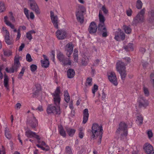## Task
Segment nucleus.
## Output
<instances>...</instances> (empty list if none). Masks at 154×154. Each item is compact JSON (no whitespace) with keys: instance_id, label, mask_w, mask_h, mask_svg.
<instances>
[{"instance_id":"obj_57","label":"nucleus","mask_w":154,"mask_h":154,"mask_svg":"<svg viewBox=\"0 0 154 154\" xmlns=\"http://www.w3.org/2000/svg\"><path fill=\"white\" fill-rule=\"evenodd\" d=\"M26 37L27 38L30 40L32 38L31 33L30 32H28L26 33Z\"/></svg>"},{"instance_id":"obj_60","label":"nucleus","mask_w":154,"mask_h":154,"mask_svg":"<svg viewBox=\"0 0 154 154\" xmlns=\"http://www.w3.org/2000/svg\"><path fill=\"white\" fill-rule=\"evenodd\" d=\"M82 131V129L80 130L79 134V137L81 139L83 138L84 136V133Z\"/></svg>"},{"instance_id":"obj_49","label":"nucleus","mask_w":154,"mask_h":154,"mask_svg":"<svg viewBox=\"0 0 154 154\" xmlns=\"http://www.w3.org/2000/svg\"><path fill=\"white\" fill-rule=\"evenodd\" d=\"M37 66L34 64H32L30 66V69L31 71L33 72H35L37 69Z\"/></svg>"},{"instance_id":"obj_52","label":"nucleus","mask_w":154,"mask_h":154,"mask_svg":"<svg viewBox=\"0 0 154 154\" xmlns=\"http://www.w3.org/2000/svg\"><path fill=\"white\" fill-rule=\"evenodd\" d=\"M92 81V79L89 77L86 80V83L88 84V85L91 86L92 85V84L91 82Z\"/></svg>"},{"instance_id":"obj_55","label":"nucleus","mask_w":154,"mask_h":154,"mask_svg":"<svg viewBox=\"0 0 154 154\" xmlns=\"http://www.w3.org/2000/svg\"><path fill=\"white\" fill-rule=\"evenodd\" d=\"M9 14H10V20H11L13 22H15V20L13 16L12 13L11 12H10Z\"/></svg>"},{"instance_id":"obj_2","label":"nucleus","mask_w":154,"mask_h":154,"mask_svg":"<svg viewBox=\"0 0 154 154\" xmlns=\"http://www.w3.org/2000/svg\"><path fill=\"white\" fill-rule=\"evenodd\" d=\"M145 9L144 8L141 10L134 18L132 25L136 26L139 23H141L144 21Z\"/></svg>"},{"instance_id":"obj_1","label":"nucleus","mask_w":154,"mask_h":154,"mask_svg":"<svg viewBox=\"0 0 154 154\" xmlns=\"http://www.w3.org/2000/svg\"><path fill=\"white\" fill-rule=\"evenodd\" d=\"M103 131L102 126L99 125L96 123L93 124L91 130L89 129L88 130V132L90 133L91 139H94L98 138V143L99 144L101 143Z\"/></svg>"},{"instance_id":"obj_27","label":"nucleus","mask_w":154,"mask_h":154,"mask_svg":"<svg viewBox=\"0 0 154 154\" xmlns=\"http://www.w3.org/2000/svg\"><path fill=\"white\" fill-rule=\"evenodd\" d=\"M54 101L55 104L57 106V107H60L59 105L60 104V96H54Z\"/></svg>"},{"instance_id":"obj_25","label":"nucleus","mask_w":154,"mask_h":154,"mask_svg":"<svg viewBox=\"0 0 154 154\" xmlns=\"http://www.w3.org/2000/svg\"><path fill=\"white\" fill-rule=\"evenodd\" d=\"M99 23H102L103 24L104 23L105 21V18L102 14V11L101 10L99 11Z\"/></svg>"},{"instance_id":"obj_14","label":"nucleus","mask_w":154,"mask_h":154,"mask_svg":"<svg viewBox=\"0 0 154 154\" xmlns=\"http://www.w3.org/2000/svg\"><path fill=\"white\" fill-rule=\"evenodd\" d=\"M27 124L32 128H35L38 125V122L35 116L27 121Z\"/></svg>"},{"instance_id":"obj_7","label":"nucleus","mask_w":154,"mask_h":154,"mask_svg":"<svg viewBox=\"0 0 154 154\" xmlns=\"http://www.w3.org/2000/svg\"><path fill=\"white\" fill-rule=\"evenodd\" d=\"M108 79L110 82L114 85H118V82L116 75L115 73L112 71L108 72L107 73Z\"/></svg>"},{"instance_id":"obj_23","label":"nucleus","mask_w":154,"mask_h":154,"mask_svg":"<svg viewBox=\"0 0 154 154\" xmlns=\"http://www.w3.org/2000/svg\"><path fill=\"white\" fill-rule=\"evenodd\" d=\"M75 74V71L73 69L69 68L67 70V75L68 78L71 79L73 78Z\"/></svg>"},{"instance_id":"obj_50","label":"nucleus","mask_w":154,"mask_h":154,"mask_svg":"<svg viewBox=\"0 0 154 154\" xmlns=\"http://www.w3.org/2000/svg\"><path fill=\"white\" fill-rule=\"evenodd\" d=\"M147 134L149 139H150L153 136V133L151 130L148 131L147 132Z\"/></svg>"},{"instance_id":"obj_17","label":"nucleus","mask_w":154,"mask_h":154,"mask_svg":"<svg viewBox=\"0 0 154 154\" xmlns=\"http://www.w3.org/2000/svg\"><path fill=\"white\" fill-rule=\"evenodd\" d=\"M138 100L139 107L141 108L142 106L145 107L147 106V101L143 97H139Z\"/></svg>"},{"instance_id":"obj_35","label":"nucleus","mask_w":154,"mask_h":154,"mask_svg":"<svg viewBox=\"0 0 154 154\" xmlns=\"http://www.w3.org/2000/svg\"><path fill=\"white\" fill-rule=\"evenodd\" d=\"M123 27L125 32L128 34L131 33V28L126 25H124Z\"/></svg>"},{"instance_id":"obj_13","label":"nucleus","mask_w":154,"mask_h":154,"mask_svg":"<svg viewBox=\"0 0 154 154\" xmlns=\"http://www.w3.org/2000/svg\"><path fill=\"white\" fill-rule=\"evenodd\" d=\"M73 45L71 43L67 44L65 46V51H66V55L69 57H70L73 51Z\"/></svg>"},{"instance_id":"obj_15","label":"nucleus","mask_w":154,"mask_h":154,"mask_svg":"<svg viewBox=\"0 0 154 154\" xmlns=\"http://www.w3.org/2000/svg\"><path fill=\"white\" fill-rule=\"evenodd\" d=\"M97 27L96 23L93 21L91 23L88 30L90 33L92 34L97 32Z\"/></svg>"},{"instance_id":"obj_5","label":"nucleus","mask_w":154,"mask_h":154,"mask_svg":"<svg viewBox=\"0 0 154 154\" xmlns=\"http://www.w3.org/2000/svg\"><path fill=\"white\" fill-rule=\"evenodd\" d=\"M57 59L61 62L64 66L70 65L71 64V61L69 58H66L64 54L61 52H59L57 54Z\"/></svg>"},{"instance_id":"obj_62","label":"nucleus","mask_w":154,"mask_h":154,"mask_svg":"<svg viewBox=\"0 0 154 154\" xmlns=\"http://www.w3.org/2000/svg\"><path fill=\"white\" fill-rule=\"evenodd\" d=\"M82 63L83 65L85 66L87 64V62L85 60V59H82Z\"/></svg>"},{"instance_id":"obj_42","label":"nucleus","mask_w":154,"mask_h":154,"mask_svg":"<svg viewBox=\"0 0 154 154\" xmlns=\"http://www.w3.org/2000/svg\"><path fill=\"white\" fill-rule=\"evenodd\" d=\"M143 117L141 115H139L137 116V121L139 122L140 124H141L143 123Z\"/></svg>"},{"instance_id":"obj_43","label":"nucleus","mask_w":154,"mask_h":154,"mask_svg":"<svg viewBox=\"0 0 154 154\" xmlns=\"http://www.w3.org/2000/svg\"><path fill=\"white\" fill-rule=\"evenodd\" d=\"M143 92L145 95L146 96H148L149 95V92L147 89L146 87H143Z\"/></svg>"},{"instance_id":"obj_32","label":"nucleus","mask_w":154,"mask_h":154,"mask_svg":"<svg viewBox=\"0 0 154 154\" xmlns=\"http://www.w3.org/2000/svg\"><path fill=\"white\" fill-rule=\"evenodd\" d=\"M5 42L8 45L12 44L14 43V40L12 38H10V37H5Z\"/></svg>"},{"instance_id":"obj_47","label":"nucleus","mask_w":154,"mask_h":154,"mask_svg":"<svg viewBox=\"0 0 154 154\" xmlns=\"http://www.w3.org/2000/svg\"><path fill=\"white\" fill-rule=\"evenodd\" d=\"M5 70L7 72L11 73H13L15 71L12 66L9 69H8V68H6Z\"/></svg>"},{"instance_id":"obj_24","label":"nucleus","mask_w":154,"mask_h":154,"mask_svg":"<svg viewBox=\"0 0 154 154\" xmlns=\"http://www.w3.org/2000/svg\"><path fill=\"white\" fill-rule=\"evenodd\" d=\"M66 131L69 135L70 137H72L75 132V130L73 128H66Z\"/></svg>"},{"instance_id":"obj_3","label":"nucleus","mask_w":154,"mask_h":154,"mask_svg":"<svg viewBox=\"0 0 154 154\" xmlns=\"http://www.w3.org/2000/svg\"><path fill=\"white\" fill-rule=\"evenodd\" d=\"M119 127L117 129L116 132L118 134L121 133L120 137L122 140L126 137L128 134V126L124 122H121L119 125Z\"/></svg>"},{"instance_id":"obj_56","label":"nucleus","mask_w":154,"mask_h":154,"mask_svg":"<svg viewBox=\"0 0 154 154\" xmlns=\"http://www.w3.org/2000/svg\"><path fill=\"white\" fill-rule=\"evenodd\" d=\"M20 66V65H19L14 64V65L12 66V67L15 71L17 72V69Z\"/></svg>"},{"instance_id":"obj_4","label":"nucleus","mask_w":154,"mask_h":154,"mask_svg":"<svg viewBox=\"0 0 154 154\" xmlns=\"http://www.w3.org/2000/svg\"><path fill=\"white\" fill-rule=\"evenodd\" d=\"M85 11L86 9L84 6L81 5L78 6L76 12V15L78 21L81 23H82L84 22L83 14Z\"/></svg>"},{"instance_id":"obj_37","label":"nucleus","mask_w":154,"mask_h":154,"mask_svg":"<svg viewBox=\"0 0 154 154\" xmlns=\"http://www.w3.org/2000/svg\"><path fill=\"white\" fill-rule=\"evenodd\" d=\"M133 44L132 43H129L128 45L124 47L125 49L127 51L130 50H133Z\"/></svg>"},{"instance_id":"obj_41","label":"nucleus","mask_w":154,"mask_h":154,"mask_svg":"<svg viewBox=\"0 0 154 154\" xmlns=\"http://www.w3.org/2000/svg\"><path fill=\"white\" fill-rule=\"evenodd\" d=\"M25 69L24 67L22 68L21 72L18 75V78L19 79H21L22 78L25 72Z\"/></svg>"},{"instance_id":"obj_51","label":"nucleus","mask_w":154,"mask_h":154,"mask_svg":"<svg viewBox=\"0 0 154 154\" xmlns=\"http://www.w3.org/2000/svg\"><path fill=\"white\" fill-rule=\"evenodd\" d=\"M98 89V86L96 85H94L93 88L92 89V93L94 94L95 92L97 91Z\"/></svg>"},{"instance_id":"obj_12","label":"nucleus","mask_w":154,"mask_h":154,"mask_svg":"<svg viewBox=\"0 0 154 154\" xmlns=\"http://www.w3.org/2000/svg\"><path fill=\"white\" fill-rule=\"evenodd\" d=\"M143 149L148 154H154V150L153 146L149 143H145L143 146Z\"/></svg>"},{"instance_id":"obj_16","label":"nucleus","mask_w":154,"mask_h":154,"mask_svg":"<svg viewBox=\"0 0 154 154\" xmlns=\"http://www.w3.org/2000/svg\"><path fill=\"white\" fill-rule=\"evenodd\" d=\"M25 135L28 137L29 138L34 137L38 140H40V138L39 136L37 135L35 132L32 131L30 130H28L26 132ZM38 142L39 143V140L38 141Z\"/></svg>"},{"instance_id":"obj_61","label":"nucleus","mask_w":154,"mask_h":154,"mask_svg":"<svg viewBox=\"0 0 154 154\" xmlns=\"http://www.w3.org/2000/svg\"><path fill=\"white\" fill-rule=\"evenodd\" d=\"M24 46L25 45L24 44H22L20 46L19 49H18L19 51H21L24 48Z\"/></svg>"},{"instance_id":"obj_58","label":"nucleus","mask_w":154,"mask_h":154,"mask_svg":"<svg viewBox=\"0 0 154 154\" xmlns=\"http://www.w3.org/2000/svg\"><path fill=\"white\" fill-rule=\"evenodd\" d=\"M14 60V64H17V65H20V61H19V57H17V58L15 57Z\"/></svg>"},{"instance_id":"obj_46","label":"nucleus","mask_w":154,"mask_h":154,"mask_svg":"<svg viewBox=\"0 0 154 154\" xmlns=\"http://www.w3.org/2000/svg\"><path fill=\"white\" fill-rule=\"evenodd\" d=\"M133 11L132 10L129 8L126 11V13L127 15L128 16H131L132 13Z\"/></svg>"},{"instance_id":"obj_22","label":"nucleus","mask_w":154,"mask_h":154,"mask_svg":"<svg viewBox=\"0 0 154 154\" xmlns=\"http://www.w3.org/2000/svg\"><path fill=\"white\" fill-rule=\"evenodd\" d=\"M8 17L7 16L4 17V22L8 26H9L11 29H14L13 31L14 32H17V29L14 28V25L12 24L8 20Z\"/></svg>"},{"instance_id":"obj_30","label":"nucleus","mask_w":154,"mask_h":154,"mask_svg":"<svg viewBox=\"0 0 154 154\" xmlns=\"http://www.w3.org/2000/svg\"><path fill=\"white\" fill-rule=\"evenodd\" d=\"M5 135L6 137L8 139H10L11 137V135L9 132V129L6 127L5 130Z\"/></svg>"},{"instance_id":"obj_64","label":"nucleus","mask_w":154,"mask_h":154,"mask_svg":"<svg viewBox=\"0 0 154 154\" xmlns=\"http://www.w3.org/2000/svg\"><path fill=\"white\" fill-rule=\"evenodd\" d=\"M150 78L153 82V85H154V74L152 73L150 74Z\"/></svg>"},{"instance_id":"obj_29","label":"nucleus","mask_w":154,"mask_h":154,"mask_svg":"<svg viewBox=\"0 0 154 154\" xmlns=\"http://www.w3.org/2000/svg\"><path fill=\"white\" fill-rule=\"evenodd\" d=\"M59 131L60 135L64 137H66V133L63 127L62 126H60L59 127Z\"/></svg>"},{"instance_id":"obj_45","label":"nucleus","mask_w":154,"mask_h":154,"mask_svg":"<svg viewBox=\"0 0 154 154\" xmlns=\"http://www.w3.org/2000/svg\"><path fill=\"white\" fill-rule=\"evenodd\" d=\"M66 152L67 154H72L71 149L69 146H67L66 147Z\"/></svg>"},{"instance_id":"obj_48","label":"nucleus","mask_w":154,"mask_h":154,"mask_svg":"<svg viewBox=\"0 0 154 154\" xmlns=\"http://www.w3.org/2000/svg\"><path fill=\"white\" fill-rule=\"evenodd\" d=\"M51 54L50 55L51 59L54 62L55 58V51L54 50H52L51 51Z\"/></svg>"},{"instance_id":"obj_63","label":"nucleus","mask_w":154,"mask_h":154,"mask_svg":"<svg viewBox=\"0 0 154 154\" xmlns=\"http://www.w3.org/2000/svg\"><path fill=\"white\" fill-rule=\"evenodd\" d=\"M36 110H38L40 111H43V109L42 106L39 105L38 108L36 109Z\"/></svg>"},{"instance_id":"obj_26","label":"nucleus","mask_w":154,"mask_h":154,"mask_svg":"<svg viewBox=\"0 0 154 154\" xmlns=\"http://www.w3.org/2000/svg\"><path fill=\"white\" fill-rule=\"evenodd\" d=\"M98 32H103L104 30H106V28L105 25V23L103 24L101 23H99L98 26Z\"/></svg>"},{"instance_id":"obj_8","label":"nucleus","mask_w":154,"mask_h":154,"mask_svg":"<svg viewBox=\"0 0 154 154\" xmlns=\"http://www.w3.org/2000/svg\"><path fill=\"white\" fill-rule=\"evenodd\" d=\"M118 30L115 32V39L117 41H120L121 40H124L125 38V33L120 29H118Z\"/></svg>"},{"instance_id":"obj_33","label":"nucleus","mask_w":154,"mask_h":154,"mask_svg":"<svg viewBox=\"0 0 154 154\" xmlns=\"http://www.w3.org/2000/svg\"><path fill=\"white\" fill-rule=\"evenodd\" d=\"M121 75L122 79L124 81L127 75L126 71L125 70L119 72Z\"/></svg>"},{"instance_id":"obj_9","label":"nucleus","mask_w":154,"mask_h":154,"mask_svg":"<svg viewBox=\"0 0 154 154\" xmlns=\"http://www.w3.org/2000/svg\"><path fill=\"white\" fill-rule=\"evenodd\" d=\"M29 2L31 9L34 11L36 14H40V9L35 1L34 0H29Z\"/></svg>"},{"instance_id":"obj_54","label":"nucleus","mask_w":154,"mask_h":154,"mask_svg":"<svg viewBox=\"0 0 154 154\" xmlns=\"http://www.w3.org/2000/svg\"><path fill=\"white\" fill-rule=\"evenodd\" d=\"M102 10L103 11L104 14H106L108 12V10L106 9L105 6H103L102 8Z\"/></svg>"},{"instance_id":"obj_38","label":"nucleus","mask_w":154,"mask_h":154,"mask_svg":"<svg viewBox=\"0 0 154 154\" xmlns=\"http://www.w3.org/2000/svg\"><path fill=\"white\" fill-rule=\"evenodd\" d=\"M4 85L5 87H6L8 85V76L5 74L4 76Z\"/></svg>"},{"instance_id":"obj_19","label":"nucleus","mask_w":154,"mask_h":154,"mask_svg":"<svg viewBox=\"0 0 154 154\" xmlns=\"http://www.w3.org/2000/svg\"><path fill=\"white\" fill-rule=\"evenodd\" d=\"M148 21L150 23H152L154 20V10L151 9L148 13Z\"/></svg>"},{"instance_id":"obj_59","label":"nucleus","mask_w":154,"mask_h":154,"mask_svg":"<svg viewBox=\"0 0 154 154\" xmlns=\"http://www.w3.org/2000/svg\"><path fill=\"white\" fill-rule=\"evenodd\" d=\"M103 32L102 34V36L103 37H106L107 36V29H106V30H104V31H103V32Z\"/></svg>"},{"instance_id":"obj_53","label":"nucleus","mask_w":154,"mask_h":154,"mask_svg":"<svg viewBox=\"0 0 154 154\" xmlns=\"http://www.w3.org/2000/svg\"><path fill=\"white\" fill-rule=\"evenodd\" d=\"M29 10L27 9L26 8H24V12L26 15V17L28 19H29V16L28 14Z\"/></svg>"},{"instance_id":"obj_10","label":"nucleus","mask_w":154,"mask_h":154,"mask_svg":"<svg viewBox=\"0 0 154 154\" xmlns=\"http://www.w3.org/2000/svg\"><path fill=\"white\" fill-rule=\"evenodd\" d=\"M56 35L58 39L63 40L66 38L67 33L66 31L64 30L58 29L56 32Z\"/></svg>"},{"instance_id":"obj_21","label":"nucleus","mask_w":154,"mask_h":154,"mask_svg":"<svg viewBox=\"0 0 154 154\" xmlns=\"http://www.w3.org/2000/svg\"><path fill=\"white\" fill-rule=\"evenodd\" d=\"M83 117L82 122L83 124H85L88 120L89 115L88 109L86 108L83 110Z\"/></svg>"},{"instance_id":"obj_34","label":"nucleus","mask_w":154,"mask_h":154,"mask_svg":"<svg viewBox=\"0 0 154 154\" xmlns=\"http://www.w3.org/2000/svg\"><path fill=\"white\" fill-rule=\"evenodd\" d=\"M60 87H57L54 93L52 94L53 96H60Z\"/></svg>"},{"instance_id":"obj_31","label":"nucleus","mask_w":154,"mask_h":154,"mask_svg":"<svg viewBox=\"0 0 154 154\" xmlns=\"http://www.w3.org/2000/svg\"><path fill=\"white\" fill-rule=\"evenodd\" d=\"M78 51L76 49H75L74 51L73 57L74 61L75 62H77L78 61Z\"/></svg>"},{"instance_id":"obj_28","label":"nucleus","mask_w":154,"mask_h":154,"mask_svg":"<svg viewBox=\"0 0 154 154\" xmlns=\"http://www.w3.org/2000/svg\"><path fill=\"white\" fill-rule=\"evenodd\" d=\"M41 63L42 66L44 68H47L48 67L49 65V60H41Z\"/></svg>"},{"instance_id":"obj_20","label":"nucleus","mask_w":154,"mask_h":154,"mask_svg":"<svg viewBox=\"0 0 154 154\" xmlns=\"http://www.w3.org/2000/svg\"><path fill=\"white\" fill-rule=\"evenodd\" d=\"M36 89L32 93V97L33 98L38 96L39 95V91L41 90V85L39 84H36L35 85Z\"/></svg>"},{"instance_id":"obj_11","label":"nucleus","mask_w":154,"mask_h":154,"mask_svg":"<svg viewBox=\"0 0 154 154\" xmlns=\"http://www.w3.org/2000/svg\"><path fill=\"white\" fill-rule=\"evenodd\" d=\"M50 14L52 22L54 27L57 29H58L59 28L58 22V18L57 16H55L54 12L52 11H50Z\"/></svg>"},{"instance_id":"obj_36","label":"nucleus","mask_w":154,"mask_h":154,"mask_svg":"<svg viewBox=\"0 0 154 154\" xmlns=\"http://www.w3.org/2000/svg\"><path fill=\"white\" fill-rule=\"evenodd\" d=\"M143 6V3L140 0H137L136 3V7L138 9H141Z\"/></svg>"},{"instance_id":"obj_18","label":"nucleus","mask_w":154,"mask_h":154,"mask_svg":"<svg viewBox=\"0 0 154 154\" xmlns=\"http://www.w3.org/2000/svg\"><path fill=\"white\" fill-rule=\"evenodd\" d=\"M116 69L118 72L125 70L126 68L124 63L122 61L118 62L116 64Z\"/></svg>"},{"instance_id":"obj_39","label":"nucleus","mask_w":154,"mask_h":154,"mask_svg":"<svg viewBox=\"0 0 154 154\" xmlns=\"http://www.w3.org/2000/svg\"><path fill=\"white\" fill-rule=\"evenodd\" d=\"M5 10L4 3L3 2H0V12H2Z\"/></svg>"},{"instance_id":"obj_44","label":"nucleus","mask_w":154,"mask_h":154,"mask_svg":"<svg viewBox=\"0 0 154 154\" xmlns=\"http://www.w3.org/2000/svg\"><path fill=\"white\" fill-rule=\"evenodd\" d=\"M26 60L29 62H31L32 60V59L31 58L30 55L29 54H28L26 55Z\"/></svg>"},{"instance_id":"obj_6","label":"nucleus","mask_w":154,"mask_h":154,"mask_svg":"<svg viewBox=\"0 0 154 154\" xmlns=\"http://www.w3.org/2000/svg\"><path fill=\"white\" fill-rule=\"evenodd\" d=\"M47 112L48 114L53 113L56 115H60L61 113L60 107L57 108L52 104H49L48 106Z\"/></svg>"},{"instance_id":"obj_40","label":"nucleus","mask_w":154,"mask_h":154,"mask_svg":"<svg viewBox=\"0 0 154 154\" xmlns=\"http://www.w3.org/2000/svg\"><path fill=\"white\" fill-rule=\"evenodd\" d=\"M4 54L5 56L9 57L11 55V51L10 50H3Z\"/></svg>"}]
</instances>
